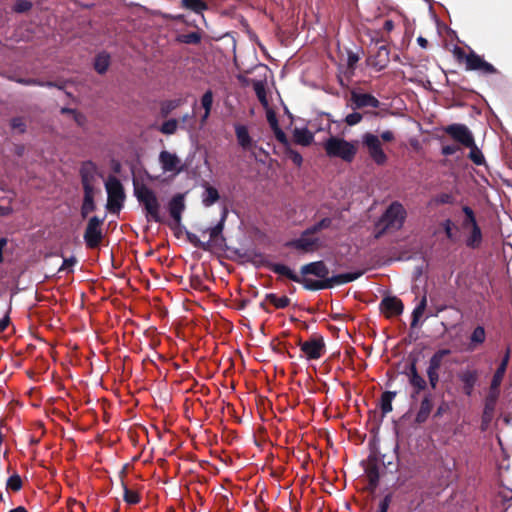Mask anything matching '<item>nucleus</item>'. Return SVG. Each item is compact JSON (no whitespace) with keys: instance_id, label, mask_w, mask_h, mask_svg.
I'll return each mask as SVG.
<instances>
[{"instance_id":"b1692460","label":"nucleus","mask_w":512,"mask_h":512,"mask_svg":"<svg viewBox=\"0 0 512 512\" xmlns=\"http://www.w3.org/2000/svg\"><path fill=\"white\" fill-rule=\"evenodd\" d=\"M377 57L379 60L371 61V65L374 66L377 70L384 69L389 61V50L385 46H381L378 49Z\"/></svg>"},{"instance_id":"c756f323","label":"nucleus","mask_w":512,"mask_h":512,"mask_svg":"<svg viewBox=\"0 0 512 512\" xmlns=\"http://www.w3.org/2000/svg\"><path fill=\"white\" fill-rule=\"evenodd\" d=\"M182 5L196 13L206 9V4L202 0H182Z\"/></svg>"},{"instance_id":"2f4dec72","label":"nucleus","mask_w":512,"mask_h":512,"mask_svg":"<svg viewBox=\"0 0 512 512\" xmlns=\"http://www.w3.org/2000/svg\"><path fill=\"white\" fill-rule=\"evenodd\" d=\"M410 383L418 389H423L425 386V381L418 374L415 365H412L410 369Z\"/></svg>"},{"instance_id":"052dcab7","label":"nucleus","mask_w":512,"mask_h":512,"mask_svg":"<svg viewBox=\"0 0 512 512\" xmlns=\"http://www.w3.org/2000/svg\"><path fill=\"white\" fill-rule=\"evenodd\" d=\"M11 212L10 208L0 206V216L9 215Z\"/></svg>"},{"instance_id":"f8f14e48","label":"nucleus","mask_w":512,"mask_h":512,"mask_svg":"<svg viewBox=\"0 0 512 512\" xmlns=\"http://www.w3.org/2000/svg\"><path fill=\"white\" fill-rule=\"evenodd\" d=\"M450 354V350L441 349L437 351L430 359L427 369V375L431 386L434 388L439 380L438 370L441 367L444 359Z\"/></svg>"},{"instance_id":"20e7f679","label":"nucleus","mask_w":512,"mask_h":512,"mask_svg":"<svg viewBox=\"0 0 512 512\" xmlns=\"http://www.w3.org/2000/svg\"><path fill=\"white\" fill-rule=\"evenodd\" d=\"M135 194L138 201L144 206L148 220L161 221L160 204L156 194L146 186L136 188Z\"/></svg>"},{"instance_id":"0eeeda50","label":"nucleus","mask_w":512,"mask_h":512,"mask_svg":"<svg viewBox=\"0 0 512 512\" xmlns=\"http://www.w3.org/2000/svg\"><path fill=\"white\" fill-rule=\"evenodd\" d=\"M406 218V210L399 202H393L380 219V224L385 229H400Z\"/></svg>"},{"instance_id":"e2e57ef3","label":"nucleus","mask_w":512,"mask_h":512,"mask_svg":"<svg viewBox=\"0 0 512 512\" xmlns=\"http://www.w3.org/2000/svg\"><path fill=\"white\" fill-rule=\"evenodd\" d=\"M238 79H239V81H241L244 85H249V84H250V81H249L246 77H244V76H242V75H238Z\"/></svg>"},{"instance_id":"c03bdc74","label":"nucleus","mask_w":512,"mask_h":512,"mask_svg":"<svg viewBox=\"0 0 512 512\" xmlns=\"http://www.w3.org/2000/svg\"><path fill=\"white\" fill-rule=\"evenodd\" d=\"M11 127L15 131H17L19 133H22V132L25 131V127L26 126H25V123L23 122V120L21 118H14L11 121Z\"/></svg>"},{"instance_id":"bb28decb","label":"nucleus","mask_w":512,"mask_h":512,"mask_svg":"<svg viewBox=\"0 0 512 512\" xmlns=\"http://www.w3.org/2000/svg\"><path fill=\"white\" fill-rule=\"evenodd\" d=\"M110 64V57L106 53H100L97 55L94 67L96 71L100 74L105 73L109 67Z\"/></svg>"},{"instance_id":"6ab92c4d","label":"nucleus","mask_w":512,"mask_h":512,"mask_svg":"<svg viewBox=\"0 0 512 512\" xmlns=\"http://www.w3.org/2000/svg\"><path fill=\"white\" fill-rule=\"evenodd\" d=\"M235 133L238 144L243 150L251 151L254 147V141L250 137L248 129L244 125L237 124L235 126Z\"/></svg>"},{"instance_id":"5701e85b","label":"nucleus","mask_w":512,"mask_h":512,"mask_svg":"<svg viewBox=\"0 0 512 512\" xmlns=\"http://www.w3.org/2000/svg\"><path fill=\"white\" fill-rule=\"evenodd\" d=\"M459 378L464 384L465 393L471 395L477 378L476 373L472 370H466L460 373Z\"/></svg>"},{"instance_id":"bf43d9fd","label":"nucleus","mask_w":512,"mask_h":512,"mask_svg":"<svg viewBox=\"0 0 512 512\" xmlns=\"http://www.w3.org/2000/svg\"><path fill=\"white\" fill-rule=\"evenodd\" d=\"M7 244V240L5 238H1L0 239V262L2 261V251H3V248L6 246Z\"/></svg>"},{"instance_id":"2eb2a0df","label":"nucleus","mask_w":512,"mask_h":512,"mask_svg":"<svg viewBox=\"0 0 512 512\" xmlns=\"http://www.w3.org/2000/svg\"><path fill=\"white\" fill-rule=\"evenodd\" d=\"M465 63L468 70H478L485 74L495 72V69L491 64L484 61L479 55L473 52L465 56Z\"/></svg>"},{"instance_id":"7c9ffc66","label":"nucleus","mask_w":512,"mask_h":512,"mask_svg":"<svg viewBox=\"0 0 512 512\" xmlns=\"http://www.w3.org/2000/svg\"><path fill=\"white\" fill-rule=\"evenodd\" d=\"M426 297H423L420 301V303L417 305V307L413 311V319H412V326H417L420 318L423 316L424 311L426 309Z\"/></svg>"},{"instance_id":"e433bc0d","label":"nucleus","mask_w":512,"mask_h":512,"mask_svg":"<svg viewBox=\"0 0 512 512\" xmlns=\"http://www.w3.org/2000/svg\"><path fill=\"white\" fill-rule=\"evenodd\" d=\"M201 103H202V106L205 109V114L203 116V119L205 120L209 116V113H210V110H211V107H212V103H213V94H212L211 91H207L202 96Z\"/></svg>"},{"instance_id":"a211bd4d","label":"nucleus","mask_w":512,"mask_h":512,"mask_svg":"<svg viewBox=\"0 0 512 512\" xmlns=\"http://www.w3.org/2000/svg\"><path fill=\"white\" fill-rule=\"evenodd\" d=\"M351 100L356 108L373 107L377 108L380 105L378 99L371 94H361L353 92L351 94Z\"/></svg>"},{"instance_id":"79ce46f5","label":"nucleus","mask_w":512,"mask_h":512,"mask_svg":"<svg viewBox=\"0 0 512 512\" xmlns=\"http://www.w3.org/2000/svg\"><path fill=\"white\" fill-rule=\"evenodd\" d=\"M362 120V115L360 113L354 112L351 114H348L345 118V122L349 126H353L358 124Z\"/></svg>"},{"instance_id":"09e8293b","label":"nucleus","mask_w":512,"mask_h":512,"mask_svg":"<svg viewBox=\"0 0 512 512\" xmlns=\"http://www.w3.org/2000/svg\"><path fill=\"white\" fill-rule=\"evenodd\" d=\"M289 304V299L285 296L278 297L274 300V305L277 308H285Z\"/></svg>"},{"instance_id":"393cba45","label":"nucleus","mask_w":512,"mask_h":512,"mask_svg":"<svg viewBox=\"0 0 512 512\" xmlns=\"http://www.w3.org/2000/svg\"><path fill=\"white\" fill-rule=\"evenodd\" d=\"M508 361H509V354L507 353L493 376L492 382H493L494 387L500 386V384L503 380L504 374L506 372Z\"/></svg>"},{"instance_id":"4d7b16f0","label":"nucleus","mask_w":512,"mask_h":512,"mask_svg":"<svg viewBox=\"0 0 512 512\" xmlns=\"http://www.w3.org/2000/svg\"><path fill=\"white\" fill-rule=\"evenodd\" d=\"M292 160L297 165H300L302 163V157L299 153H293Z\"/></svg>"},{"instance_id":"a18cd8bd","label":"nucleus","mask_w":512,"mask_h":512,"mask_svg":"<svg viewBox=\"0 0 512 512\" xmlns=\"http://www.w3.org/2000/svg\"><path fill=\"white\" fill-rule=\"evenodd\" d=\"M331 225V220L328 218L322 219L319 223L311 227V230L316 233L322 229H326Z\"/></svg>"},{"instance_id":"a878e982","label":"nucleus","mask_w":512,"mask_h":512,"mask_svg":"<svg viewBox=\"0 0 512 512\" xmlns=\"http://www.w3.org/2000/svg\"><path fill=\"white\" fill-rule=\"evenodd\" d=\"M219 198L218 191L211 186H207L202 195V202L205 206L213 205Z\"/></svg>"},{"instance_id":"774afa93","label":"nucleus","mask_w":512,"mask_h":512,"mask_svg":"<svg viewBox=\"0 0 512 512\" xmlns=\"http://www.w3.org/2000/svg\"><path fill=\"white\" fill-rule=\"evenodd\" d=\"M190 116L187 114V115H184L183 118H182V121H186Z\"/></svg>"},{"instance_id":"49530a36","label":"nucleus","mask_w":512,"mask_h":512,"mask_svg":"<svg viewBox=\"0 0 512 512\" xmlns=\"http://www.w3.org/2000/svg\"><path fill=\"white\" fill-rule=\"evenodd\" d=\"M8 486L14 490V491H17L20 489L21 487V480L19 477L15 476V477H10L9 480H8Z\"/></svg>"},{"instance_id":"f704fd0d","label":"nucleus","mask_w":512,"mask_h":512,"mask_svg":"<svg viewBox=\"0 0 512 512\" xmlns=\"http://www.w3.org/2000/svg\"><path fill=\"white\" fill-rule=\"evenodd\" d=\"M181 104L180 99L168 100L161 104V113L163 116L168 115Z\"/></svg>"},{"instance_id":"423d86ee","label":"nucleus","mask_w":512,"mask_h":512,"mask_svg":"<svg viewBox=\"0 0 512 512\" xmlns=\"http://www.w3.org/2000/svg\"><path fill=\"white\" fill-rule=\"evenodd\" d=\"M161 171L169 177H176L185 170V163L174 152L162 150L158 157Z\"/></svg>"},{"instance_id":"c85d7f7f","label":"nucleus","mask_w":512,"mask_h":512,"mask_svg":"<svg viewBox=\"0 0 512 512\" xmlns=\"http://www.w3.org/2000/svg\"><path fill=\"white\" fill-rule=\"evenodd\" d=\"M274 272H276L279 275L286 276L287 278L293 280V281H300V278L287 266L282 264H277L273 268Z\"/></svg>"},{"instance_id":"c9c22d12","label":"nucleus","mask_w":512,"mask_h":512,"mask_svg":"<svg viewBox=\"0 0 512 512\" xmlns=\"http://www.w3.org/2000/svg\"><path fill=\"white\" fill-rule=\"evenodd\" d=\"M263 108L266 111L267 121L270 124L271 128L273 130H277L279 126H278L276 114L273 109V103H270V104H268V107H263Z\"/></svg>"},{"instance_id":"412c9836","label":"nucleus","mask_w":512,"mask_h":512,"mask_svg":"<svg viewBox=\"0 0 512 512\" xmlns=\"http://www.w3.org/2000/svg\"><path fill=\"white\" fill-rule=\"evenodd\" d=\"M499 387L500 386H493V382H491L490 391L488 393V396L486 398V404H485V410H484V421L488 422L492 418L494 407L496 404V401L499 396Z\"/></svg>"},{"instance_id":"aec40b11","label":"nucleus","mask_w":512,"mask_h":512,"mask_svg":"<svg viewBox=\"0 0 512 512\" xmlns=\"http://www.w3.org/2000/svg\"><path fill=\"white\" fill-rule=\"evenodd\" d=\"M313 233L314 232L311 230V228L308 229L299 239L292 242V245L295 248L306 252L313 250L317 243V239L311 236Z\"/></svg>"},{"instance_id":"f3484780","label":"nucleus","mask_w":512,"mask_h":512,"mask_svg":"<svg viewBox=\"0 0 512 512\" xmlns=\"http://www.w3.org/2000/svg\"><path fill=\"white\" fill-rule=\"evenodd\" d=\"M185 209V201L184 196L178 194L174 196L169 202V213L173 218L176 225H179L181 222V214Z\"/></svg>"},{"instance_id":"39448f33","label":"nucleus","mask_w":512,"mask_h":512,"mask_svg":"<svg viewBox=\"0 0 512 512\" xmlns=\"http://www.w3.org/2000/svg\"><path fill=\"white\" fill-rule=\"evenodd\" d=\"M107 192V209L110 212H119L125 200L123 186L116 177H109L105 182Z\"/></svg>"},{"instance_id":"603ef678","label":"nucleus","mask_w":512,"mask_h":512,"mask_svg":"<svg viewBox=\"0 0 512 512\" xmlns=\"http://www.w3.org/2000/svg\"><path fill=\"white\" fill-rule=\"evenodd\" d=\"M380 137L385 142H391L395 139L394 133L390 130L383 131Z\"/></svg>"},{"instance_id":"4c0bfd02","label":"nucleus","mask_w":512,"mask_h":512,"mask_svg":"<svg viewBox=\"0 0 512 512\" xmlns=\"http://www.w3.org/2000/svg\"><path fill=\"white\" fill-rule=\"evenodd\" d=\"M224 225V217L221 221L215 226L209 229V238L211 241H217V238L221 235Z\"/></svg>"},{"instance_id":"864d4df0","label":"nucleus","mask_w":512,"mask_h":512,"mask_svg":"<svg viewBox=\"0 0 512 512\" xmlns=\"http://www.w3.org/2000/svg\"><path fill=\"white\" fill-rule=\"evenodd\" d=\"M62 111H63V112H68V113L72 114V115H73V117H74V119H75V121H76L79 125H83V123H84V117H83L82 115H80V114L76 113V112H75V111H73V110H65V109H63Z\"/></svg>"},{"instance_id":"ea45409f","label":"nucleus","mask_w":512,"mask_h":512,"mask_svg":"<svg viewBox=\"0 0 512 512\" xmlns=\"http://www.w3.org/2000/svg\"><path fill=\"white\" fill-rule=\"evenodd\" d=\"M200 39H201L200 35L196 32H192V33H188V34L179 36V41H181L182 43H186V44L198 43L200 41Z\"/></svg>"},{"instance_id":"7ed1b4c3","label":"nucleus","mask_w":512,"mask_h":512,"mask_svg":"<svg viewBox=\"0 0 512 512\" xmlns=\"http://www.w3.org/2000/svg\"><path fill=\"white\" fill-rule=\"evenodd\" d=\"M95 168L89 164L83 167L81 171L82 183L84 188V200L81 208V214L86 217L89 213L94 211V195H95Z\"/></svg>"},{"instance_id":"de8ad7c7","label":"nucleus","mask_w":512,"mask_h":512,"mask_svg":"<svg viewBox=\"0 0 512 512\" xmlns=\"http://www.w3.org/2000/svg\"><path fill=\"white\" fill-rule=\"evenodd\" d=\"M75 262L74 258L64 259L59 271H70Z\"/></svg>"},{"instance_id":"4be33fe9","label":"nucleus","mask_w":512,"mask_h":512,"mask_svg":"<svg viewBox=\"0 0 512 512\" xmlns=\"http://www.w3.org/2000/svg\"><path fill=\"white\" fill-rule=\"evenodd\" d=\"M294 140L297 144L308 146L314 140V134L307 128H295L293 131Z\"/></svg>"},{"instance_id":"72a5a7b5","label":"nucleus","mask_w":512,"mask_h":512,"mask_svg":"<svg viewBox=\"0 0 512 512\" xmlns=\"http://www.w3.org/2000/svg\"><path fill=\"white\" fill-rule=\"evenodd\" d=\"M177 128L178 121L176 119H169L161 125L160 131L165 135H172L177 131Z\"/></svg>"},{"instance_id":"dca6fc26","label":"nucleus","mask_w":512,"mask_h":512,"mask_svg":"<svg viewBox=\"0 0 512 512\" xmlns=\"http://www.w3.org/2000/svg\"><path fill=\"white\" fill-rule=\"evenodd\" d=\"M380 308L387 317H392L402 312L403 305L396 297H386L382 300Z\"/></svg>"},{"instance_id":"ddd939ff","label":"nucleus","mask_w":512,"mask_h":512,"mask_svg":"<svg viewBox=\"0 0 512 512\" xmlns=\"http://www.w3.org/2000/svg\"><path fill=\"white\" fill-rule=\"evenodd\" d=\"M446 132L457 142L464 146H472L474 141L471 131L462 124H453L446 128Z\"/></svg>"},{"instance_id":"338daca9","label":"nucleus","mask_w":512,"mask_h":512,"mask_svg":"<svg viewBox=\"0 0 512 512\" xmlns=\"http://www.w3.org/2000/svg\"><path fill=\"white\" fill-rule=\"evenodd\" d=\"M10 512H27V511L23 507H17L16 509H14Z\"/></svg>"},{"instance_id":"8fccbe9b","label":"nucleus","mask_w":512,"mask_h":512,"mask_svg":"<svg viewBox=\"0 0 512 512\" xmlns=\"http://www.w3.org/2000/svg\"><path fill=\"white\" fill-rule=\"evenodd\" d=\"M443 228L445 230L447 237L452 239V237H453V234H452L453 222L449 219L444 221Z\"/></svg>"},{"instance_id":"1a4fd4ad","label":"nucleus","mask_w":512,"mask_h":512,"mask_svg":"<svg viewBox=\"0 0 512 512\" xmlns=\"http://www.w3.org/2000/svg\"><path fill=\"white\" fill-rule=\"evenodd\" d=\"M362 143L366 148L369 157L375 164L383 166L387 163L388 157L384 152L381 140L377 135L365 133L362 136Z\"/></svg>"},{"instance_id":"69168bd1","label":"nucleus","mask_w":512,"mask_h":512,"mask_svg":"<svg viewBox=\"0 0 512 512\" xmlns=\"http://www.w3.org/2000/svg\"><path fill=\"white\" fill-rule=\"evenodd\" d=\"M20 83H24V84H27V85H34V84H38L36 81L34 80H19Z\"/></svg>"},{"instance_id":"5fc2aeb1","label":"nucleus","mask_w":512,"mask_h":512,"mask_svg":"<svg viewBox=\"0 0 512 512\" xmlns=\"http://www.w3.org/2000/svg\"><path fill=\"white\" fill-rule=\"evenodd\" d=\"M456 151H457V147L452 146V145H446V146H443V148H442V153L444 155H452V154L456 153Z\"/></svg>"},{"instance_id":"6e6d98bb","label":"nucleus","mask_w":512,"mask_h":512,"mask_svg":"<svg viewBox=\"0 0 512 512\" xmlns=\"http://www.w3.org/2000/svg\"><path fill=\"white\" fill-rule=\"evenodd\" d=\"M274 132L278 140H280L281 142L285 141V134L283 131L280 130L279 127L277 130H274Z\"/></svg>"},{"instance_id":"f03ea898","label":"nucleus","mask_w":512,"mask_h":512,"mask_svg":"<svg viewBox=\"0 0 512 512\" xmlns=\"http://www.w3.org/2000/svg\"><path fill=\"white\" fill-rule=\"evenodd\" d=\"M323 145L328 157L340 158L345 162H352L357 153L356 142H349L338 136L329 137Z\"/></svg>"},{"instance_id":"4468645a","label":"nucleus","mask_w":512,"mask_h":512,"mask_svg":"<svg viewBox=\"0 0 512 512\" xmlns=\"http://www.w3.org/2000/svg\"><path fill=\"white\" fill-rule=\"evenodd\" d=\"M302 355L308 359H319L324 352V343L321 339L313 338L300 344Z\"/></svg>"},{"instance_id":"473e14b6","label":"nucleus","mask_w":512,"mask_h":512,"mask_svg":"<svg viewBox=\"0 0 512 512\" xmlns=\"http://www.w3.org/2000/svg\"><path fill=\"white\" fill-rule=\"evenodd\" d=\"M470 148L469 158L476 164L481 165L484 163V156L481 150L476 146L475 142H473L472 146H467Z\"/></svg>"},{"instance_id":"a19ab883","label":"nucleus","mask_w":512,"mask_h":512,"mask_svg":"<svg viewBox=\"0 0 512 512\" xmlns=\"http://www.w3.org/2000/svg\"><path fill=\"white\" fill-rule=\"evenodd\" d=\"M485 340V331L482 327H477L472 335H471V341L476 344H481Z\"/></svg>"},{"instance_id":"9d476101","label":"nucleus","mask_w":512,"mask_h":512,"mask_svg":"<svg viewBox=\"0 0 512 512\" xmlns=\"http://www.w3.org/2000/svg\"><path fill=\"white\" fill-rule=\"evenodd\" d=\"M103 221L96 216L89 219L84 233V240L89 248H95L100 244L103 237L101 228Z\"/></svg>"},{"instance_id":"680f3d73","label":"nucleus","mask_w":512,"mask_h":512,"mask_svg":"<svg viewBox=\"0 0 512 512\" xmlns=\"http://www.w3.org/2000/svg\"><path fill=\"white\" fill-rule=\"evenodd\" d=\"M417 42H418V44H419L422 48H426L427 43H428V42H427V40H426L425 38H423V37H418V38H417Z\"/></svg>"},{"instance_id":"0e129e2a","label":"nucleus","mask_w":512,"mask_h":512,"mask_svg":"<svg viewBox=\"0 0 512 512\" xmlns=\"http://www.w3.org/2000/svg\"><path fill=\"white\" fill-rule=\"evenodd\" d=\"M8 324V320L7 319H3L0 321V331L4 330L6 328Z\"/></svg>"},{"instance_id":"13d9d810","label":"nucleus","mask_w":512,"mask_h":512,"mask_svg":"<svg viewBox=\"0 0 512 512\" xmlns=\"http://www.w3.org/2000/svg\"><path fill=\"white\" fill-rule=\"evenodd\" d=\"M384 28L388 32L393 30V28H394L393 22L391 20H386L385 23H384Z\"/></svg>"},{"instance_id":"cd10ccee","label":"nucleus","mask_w":512,"mask_h":512,"mask_svg":"<svg viewBox=\"0 0 512 512\" xmlns=\"http://www.w3.org/2000/svg\"><path fill=\"white\" fill-rule=\"evenodd\" d=\"M395 397L394 392H385L381 397V410L383 414H387L392 411V401Z\"/></svg>"},{"instance_id":"6e6552de","label":"nucleus","mask_w":512,"mask_h":512,"mask_svg":"<svg viewBox=\"0 0 512 512\" xmlns=\"http://www.w3.org/2000/svg\"><path fill=\"white\" fill-rule=\"evenodd\" d=\"M463 212L465 213L466 218L462 223V228L464 231L469 232V235L466 238V245L471 248H476L481 244L482 241L481 230L477 225L472 209L468 206H464Z\"/></svg>"},{"instance_id":"58836bf2","label":"nucleus","mask_w":512,"mask_h":512,"mask_svg":"<svg viewBox=\"0 0 512 512\" xmlns=\"http://www.w3.org/2000/svg\"><path fill=\"white\" fill-rule=\"evenodd\" d=\"M124 500L128 504H136L139 502V495L136 491L124 487Z\"/></svg>"},{"instance_id":"3c124183","label":"nucleus","mask_w":512,"mask_h":512,"mask_svg":"<svg viewBox=\"0 0 512 512\" xmlns=\"http://www.w3.org/2000/svg\"><path fill=\"white\" fill-rule=\"evenodd\" d=\"M390 504V496H386L379 504V511L378 512H388Z\"/></svg>"},{"instance_id":"37998d69","label":"nucleus","mask_w":512,"mask_h":512,"mask_svg":"<svg viewBox=\"0 0 512 512\" xmlns=\"http://www.w3.org/2000/svg\"><path fill=\"white\" fill-rule=\"evenodd\" d=\"M31 3L26 0H19L14 5V10L17 12H25L31 8Z\"/></svg>"},{"instance_id":"9b49d317","label":"nucleus","mask_w":512,"mask_h":512,"mask_svg":"<svg viewBox=\"0 0 512 512\" xmlns=\"http://www.w3.org/2000/svg\"><path fill=\"white\" fill-rule=\"evenodd\" d=\"M263 77L254 79L251 84L254 88L256 96L263 107H268V104L273 103L272 93L268 88V70L264 67Z\"/></svg>"},{"instance_id":"f257e3e1","label":"nucleus","mask_w":512,"mask_h":512,"mask_svg":"<svg viewBox=\"0 0 512 512\" xmlns=\"http://www.w3.org/2000/svg\"><path fill=\"white\" fill-rule=\"evenodd\" d=\"M301 273L303 275L312 274L319 278L317 281L306 280V287L314 290L346 284L356 280L361 275L360 273H342L333 277H328V268L322 261L302 266Z\"/></svg>"}]
</instances>
